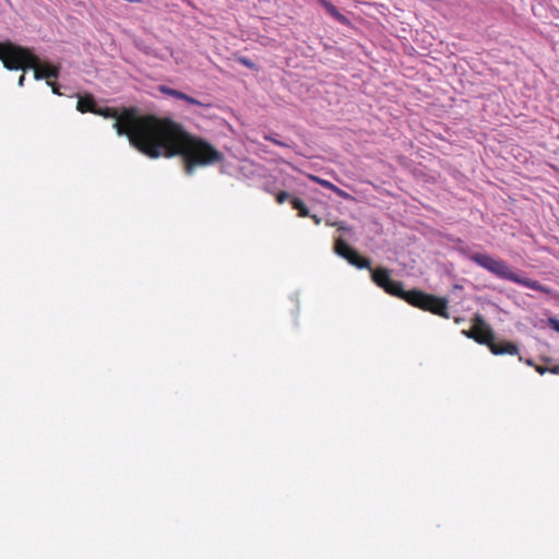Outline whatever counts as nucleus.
<instances>
[{"mask_svg": "<svg viewBox=\"0 0 559 559\" xmlns=\"http://www.w3.org/2000/svg\"><path fill=\"white\" fill-rule=\"evenodd\" d=\"M265 140L271 141V142L275 143L276 145H281V146L284 145L282 142L277 141V139H273L271 136H265Z\"/></svg>", "mask_w": 559, "mask_h": 559, "instance_id": "22", "label": "nucleus"}, {"mask_svg": "<svg viewBox=\"0 0 559 559\" xmlns=\"http://www.w3.org/2000/svg\"><path fill=\"white\" fill-rule=\"evenodd\" d=\"M24 81H25V74H22L19 79V85L20 86H23L24 85Z\"/></svg>", "mask_w": 559, "mask_h": 559, "instance_id": "23", "label": "nucleus"}, {"mask_svg": "<svg viewBox=\"0 0 559 559\" xmlns=\"http://www.w3.org/2000/svg\"><path fill=\"white\" fill-rule=\"evenodd\" d=\"M462 333L466 337L486 346L492 343L495 338L491 328L486 323L480 314H475L472 319V328L469 330H463Z\"/></svg>", "mask_w": 559, "mask_h": 559, "instance_id": "6", "label": "nucleus"}, {"mask_svg": "<svg viewBox=\"0 0 559 559\" xmlns=\"http://www.w3.org/2000/svg\"><path fill=\"white\" fill-rule=\"evenodd\" d=\"M47 85H49L51 87V91L53 94L59 95V96L62 95L60 92V87L58 86V84L56 82L47 81Z\"/></svg>", "mask_w": 559, "mask_h": 559, "instance_id": "16", "label": "nucleus"}, {"mask_svg": "<svg viewBox=\"0 0 559 559\" xmlns=\"http://www.w3.org/2000/svg\"><path fill=\"white\" fill-rule=\"evenodd\" d=\"M548 372L554 373V374H559V365L548 368Z\"/></svg>", "mask_w": 559, "mask_h": 559, "instance_id": "21", "label": "nucleus"}, {"mask_svg": "<svg viewBox=\"0 0 559 559\" xmlns=\"http://www.w3.org/2000/svg\"><path fill=\"white\" fill-rule=\"evenodd\" d=\"M535 370L539 373V374H544L546 372H548V368L547 367H543V366H535Z\"/></svg>", "mask_w": 559, "mask_h": 559, "instance_id": "19", "label": "nucleus"}, {"mask_svg": "<svg viewBox=\"0 0 559 559\" xmlns=\"http://www.w3.org/2000/svg\"><path fill=\"white\" fill-rule=\"evenodd\" d=\"M95 115L103 116L105 118H114L116 121L114 128L117 130L119 135H127L131 145L138 150V145L132 141L133 135L138 133V121L144 118H157L153 115L140 116L138 109L134 107L124 108L121 112H118L116 108L105 107L98 108L96 106Z\"/></svg>", "mask_w": 559, "mask_h": 559, "instance_id": "4", "label": "nucleus"}, {"mask_svg": "<svg viewBox=\"0 0 559 559\" xmlns=\"http://www.w3.org/2000/svg\"><path fill=\"white\" fill-rule=\"evenodd\" d=\"M290 204H292L293 209L298 211L299 217L310 216L309 210L301 199L295 197V198L290 199Z\"/></svg>", "mask_w": 559, "mask_h": 559, "instance_id": "12", "label": "nucleus"}, {"mask_svg": "<svg viewBox=\"0 0 559 559\" xmlns=\"http://www.w3.org/2000/svg\"><path fill=\"white\" fill-rule=\"evenodd\" d=\"M239 61H240L243 66H246V67H248V68H253V66H254V64H253L249 59H247V58H240V59H239Z\"/></svg>", "mask_w": 559, "mask_h": 559, "instance_id": "18", "label": "nucleus"}, {"mask_svg": "<svg viewBox=\"0 0 559 559\" xmlns=\"http://www.w3.org/2000/svg\"><path fill=\"white\" fill-rule=\"evenodd\" d=\"M160 92L164 95L171 96V97L177 98V99H179V96L181 94L180 91H177V90H174V88H170V87H167V86H160Z\"/></svg>", "mask_w": 559, "mask_h": 559, "instance_id": "14", "label": "nucleus"}, {"mask_svg": "<svg viewBox=\"0 0 559 559\" xmlns=\"http://www.w3.org/2000/svg\"><path fill=\"white\" fill-rule=\"evenodd\" d=\"M289 198V193L286 192V191H280L277 194H276V202L278 204H283L286 200H288Z\"/></svg>", "mask_w": 559, "mask_h": 559, "instance_id": "15", "label": "nucleus"}, {"mask_svg": "<svg viewBox=\"0 0 559 559\" xmlns=\"http://www.w3.org/2000/svg\"><path fill=\"white\" fill-rule=\"evenodd\" d=\"M309 179L312 182H316V183L320 185L321 187L331 190L337 197H340V198H342L344 200L352 199L349 193H347L346 191L342 190L341 188H338L337 186H335L334 183H332L329 180L322 179V178H320L319 176H316V175H309Z\"/></svg>", "mask_w": 559, "mask_h": 559, "instance_id": "9", "label": "nucleus"}, {"mask_svg": "<svg viewBox=\"0 0 559 559\" xmlns=\"http://www.w3.org/2000/svg\"><path fill=\"white\" fill-rule=\"evenodd\" d=\"M321 3L324 7V9L326 10V12L330 15H332L334 19H336L338 22H341V23L347 22V19L345 17V15H343L333 3H331L326 0H321Z\"/></svg>", "mask_w": 559, "mask_h": 559, "instance_id": "11", "label": "nucleus"}, {"mask_svg": "<svg viewBox=\"0 0 559 559\" xmlns=\"http://www.w3.org/2000/svg\"><path fill=\"white\" fill-rule=\"evenodd\" d=\"M179 99L185 100V102H187L190 105H197V106H201V107H204V108L211 107V104L198 100L197 98L191 97V96H189V95H187V94H185L182 92H181V94L179 96Z\"/></svg>", "mask_w": 559, "mask_h": 559, "instance_id": "13", "label": "nucleus"}, {"mask_svg": "<svg viewBox=\"0 0 559 559\" xmlns=\"http://www.w3.org/2000/svg\"><path fill=\"white\" fill-rule=\"evenodd\" d=\"M78 111L85 112H96V102L93 95L86 94L84 96H80L76 104Z\"/></svg>", "mask_w": 559, "mask_h": 559, "instance_id": "10", "label": "nucleus"}, {"mask_svg": "<svg viewBox=\"0 0 559 559\" xmlns=\"http://www.w3.org/2000/svg\"><path fill=\"white\" fill-rule=\"evenodd\" d=\"M488 347L493 355H516L519 353L518 346L514 343L508 341L497 343L493 340L492 343L488 345Z\"/></svg>", "mask_w": 559, "mask_h": 559, "instance_id": "8", "label": "nucleus"}, {"mask_svg": "<svg viewBox=\"0 0 559 559\" xmlns=\"http://www.w3.org/2000/svg\"><path fill=\"white\" fill-rule=\"evenodd\" d=\"M29 69L34 70V78L36 80L46 79L50 81V79H57L59 76V68L51 66L49 63H40V60L37 58L35 67H29Z\"/></svg>", "mask_w": 559, "mask_h": 559, "instance_id": "7", "label": "nucleus"}, {"mask_svg": "<svg viewBox=\"0 0 559 559\" xmlns=\"http://www.w3.org/2000/svg\"><path fill=\"white\" fill-rule=\"evenodd\" d=\"M549 325L556 331L559 333V320L558 319H554V318H550L549 319Z\"/></svg>", "mask_w": 559, "mask_h": 559, "instance_id": "17", "label": "nucleus"}, {"mask_svg": "<svg viewBox=\"0 0 559 559\" xmlns=\"http://www.w3.org/2000/svg\"><path fill=\"white\" fill-rule=\"evenodd\" d=\"M335 252L357 269H369L373 283L386 294L405 300L411 306L429 311L444 319L450 318L447 298L426 294L418 289L405 290L403 284L391 278V271L385 267L371 269L370 260L362 258L344 239L338 238L334 245Z\"/></svg>", "mask_w": 559, "mask_h": 559, "instance_id": "2", "label": "nucleus"}, {"mask_svg": "<svg viewBox=\"0 0 559 559\" xmlns=\"http://www.w3.org/2000/svg\"><path fill=\"white\" fill-rule=\"evenodd\" d=\"M469 260L500 278L508 280L537 292H548L538 281L518 275L503 260L495 259L487 253H473L469 255Z\"/></svg>", "mask_w": 559, "mask_h": 559, "instance_id": "3", "label": "nucleus"}, {"mask_svg": "<svg viewBox=\"0 0 559 559\" xmlns=\"http://www.w3.org/2000/svg\"><path fill=\"white\" fill-rule=\"evenodd\" d=\"M0 60L9 70L35 67L37 57L28 48L12 43H0Z\"/></svg>", "mask_w": 559, "mask_h": 559, "instance_id": "5", "label": "nucleus"}, {"mask_svg": "<svg viewBox=\"0 0 559 559\" xmlns=\"http://www.w3.org/2000/svg\"><path fill=\"white\" fill-rule=\"evenodd\" d=\"M132 141L141 153L151 158L182 156L187 175H192L199 166L224 159L223 153L210 142L192 135L170 118H144L138 121V133Z\"/></svg>", "mask_w": 559, "mask_h": 559, "instance_id": "1", "label": "nucleus"}, {"mask_svg": "<svg viewBox=\"0 0 559 559\" xmlns=\"http://www.w3.org/2000/svg\"><path fill=\"white\" fill-rule=\"evenodd\" d=\"M309 217L313 221V223H314L316 225H320V224H321V222H322V218H321V217H319V216H318V215H316V214H312V215L310 214V216H309Z\"/></svg>", "mask_w": 559, "mask_h": 559, "instance_id": "20", "label": "nucleus"}]
</instances>
